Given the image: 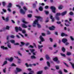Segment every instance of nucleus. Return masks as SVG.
<instances>
[{
    "mask_svg": "<svg viewBox=\"0 0 74 74\" xmlns=\"http://www.w3.org/2000/svg\"><path fill=\"white\" fill-rule=\"evenodd\" d=\"M47 64L48 66H49V67H50V66H51V65H50V63L49 62H47Z\"/></svg>",
    "mask_w": 74,
    "mask_h": 74,
    "instance_id": "obj_34",
    "label": "nucleus"
},
{
    "mask_svg": "<svg viewBox=\"0 0 74 74\" xmlns=\"http://www.w3.org/2000/svg\"><path fill=\"white\" fill-rule=\"evenodd\" d=\"M44 69H45V70H47V69H48V67H47V66H45L44 68Z\"/></svg>",
    "mask_w": 74,
    "mask_h": 74,
    "instance_id": "obj_51",
    "label": "nucleus"
},
{
    "mask_svg": "<svg viewBox=\"0 0 74 74\" xmlns=\"http://www.w3.org/2000/svg\"><path fill=\"white\" fill-rule=\"evenodd\" d=\"M22 22H23V23H25V24L27 23V22H26L24 20H22Z\"/></svg>",
    "mask_w": 74,
    "mask_h": 74,
    "instance_id": "obj_39",
    "label": "nucleus"
},
{
    "mask_svg": "<svg viewBox=\"0 0 74 74\" xmlns=\"http://www.w3.org/2000/svg\"><path fill=\"white\" fill-rule=\"evenodd\" d=\"M42 35L43 36H45V34L44 33H42Z\"/></svg>",
    "mask_w": 74,
    "mask_h": 74,
    "instance_id": "obj_60",
    "label": "nucleus"
},
{
    "mask_svg": "<svg viewBox=\"0 0 74 74\" xmlns=\"http://www.w3.org/2000/svg\"><path fill=\"white\" fill-rule=\"evenodd\" d=\"M9 21V19H8V17H7L5 19V21L6 22H8Z\"/></svg>",
    "mask_w": 74,
    "mask_h": 74,
    "instance_id": "obj_43",
    "label": "nucleus"
},
{
    "mask_svg": "<svg viewBox=\"0 0 74 74\" xmlns=\"http://www.w3.org/2000/svg\"><path fill=\"white\" fill-rule=\"evenodd\" d=\"M8 47L9 48H11V45H9L8 44Z\"/></svg>",
    "mask_w": 74,
    "mask_h": 74,
    "instance_id": "obj_62",
    "label": "nucleus"
},
{
    "mask_svg": "<svg viewBox=\"0 0 74 74\" xmlns=\"http://www.w3.org/2000/svg\"><path fill=\"white\" fill-rule=\"evenodd\" d=\"M70 39L72 41H74V38H73V37L72 36H70Z\"/></svg>",
    "mask_w": 74,
    "mask_h": 74,
    "instance_id": "obj_36",
    "label": "nucleus"
},
{
    "mask_svg": "<svg viewBox=\"0 0 74 74\" xmlns=\"http://www.w3.org/2000/svg\"><path fill=\"white\" fill-rule=\"evenodd\" d=\"M58 8L59 10H62V5H60V6L58 7Z\"/></svg>",
    "mask_w": 74,
    "mask_h": 74,
    "instance_id": "obj_37",
    "label": "nucleus"
},
{
    "mask_svg": "<svg viewBox=\"0 0 74 74\" xmlns=\"http://www.w3.org/2000/svg\"><path fill=\"white\" fill-rule=\"evenodd\" d=\"M25 65L27 67H29V66H32V64H29V65H28V64L27 63H25Z\"/></svg>",
    "mask_w": 74,
    "mask_h": 74,
    "instance_id": "obj_12",
    "label": "nucleus"
},
{
    "mask_svg": "<svg viewBox=\"0 0 74 74\" xmlns=\"http://www.w3.org/2000/svg\"><path fill=\"white\" fill-rule=\"evenodd\" d=\"M18 55H20V56H22V54L20 53V51H18Z\"/></svg>",
    "mask_w": 74,
    "mask_h": 74,
    "instance_id": "obj_29",
    "label": "nucleus"
},
{
    "mask_svg": "<svg viewBox=\"0 0 74 74\" xmlns=\"http://www.w3.org/2000/svg\"><path fill=\"white\" fill-rule=\"evenodd\" d=\"M69 14L70 15H73V13L72 12H71L69 13Z\"/></svg>",
    "mask_w": 74,
    "mask_h": 74,
    "instance_id": "obj_50",
    "label": "nucleus"
},
{
    "mask_svg": "<svg viewBox=\"0 0 74 74\" xmlns=\"http://www.w3.org/2000/svg\"><path fill=\"white\" fill-rule=\"evenodd\" d=\"M70 63H71L73 68V69H74V63L72 64L71 62H70Z\"/></svg>",
    "mask_w": 74,
    "mask_h": 74,
    "instance_id": "obj_27",
    "label": "nucleus"
},
{
    "mask_svg": "<svg viewBox=\"0 0 74 74\" xmlns=\"http://www.w3.org/2000/svg\"><path fill=\"white\" fill-rule=\"evenodd\" d=\"M5 30V28H3V30L2 29H0V32H3Z\"/></svg>",
    "mask_w": 74,
    "mask_h": 74,
    "instance_id": "obj_26",
    "label": "nucleus"
},
{
    "mask_svg": "<svg viewBox=\"0 0 74 74\" xmlns=\"http://www.w3.org/2000/svg\"><path fill=\"white\" fill-rule=\"evenodd\" d=\"M60 55L62 56H63L64 57H66V55L64 54H63L62 53H60Z\"/></svg>",
    "mask_w": 74,
    "mask_h": 74,
    "instance_id": "obj_35",
    "label": "nucleus"
},
{
    "mask_svg": "<svg viewBox=\"0 0 74 74\" xmlns=\"http://www.w3.org/2000/svg\"><path fill=\"white\" fill-rule=\"evenodd\" d=\"M33 7L34 8H36V4L35 3H33Z\"/></svg>",
    "mask_w": 74,
    "mask_h": 74,
    "instance_id": "obj_24",
    "label": "nucleus"
},
{
    "mask_svg": "<svg viewBox=\"0 0 74 74\" xmlns=\"http://www.w3.org/2000/svg\"><path fill=\"white\" fill-rule=\"evenodd\" d=\"M10 29V27H9V26H6V28H5V29H7V30H9Z\"/></svg>",
    "mask_w": 74,
    "mask_h": 74,
    "instance_id": "obj_38",
    "label": "nucleus"
},
{
    "mask_svg": "<svg viewBox=\"0 0 74 74\" xmlns=\"http://www.w3.org/2000/svg\"><path fill=\"white\" fill-rule=\"evenodd\" d=\"M22 27L23 28H26L27 27V26L25 24H22Z\"/></svg>",
    "mask_w": 74,
    "mask_h": 74,
    "instance_id": "obj_14",
    "label": "nucleus"
},
{
    "mask_svg": "<svg viewBox=\"0 0 74 74\" xmlns=\"http://www.w3.org/2000/svg\"><path fill=\"white\" fill-rule=\"evenodd\" d=\"M51 19H52V21L53 22H54V21H55V19L54 18H53Z\"/></svg>",
    "mask_w": 74,
    "mask_h": 74,
    "instance_id": "obj_64",
    "label": "nucleus"
},
{
    "mask_svg": "<svg viewBox=\"0 0 74 74\" xmlns=\"http://www.w3.org/2000/svg\"><path fill=\"white\" fill-rule=\"evenodd\" d=\"M61 15V14L60 13H57L56 14V16H60Z\"/></svg>",
    "mask_w": 74,
    "mask_h": 74,
    "instance_id": "obj_28",
    "label": "nucleus"
},
{
    "mask_svg": "<svg viewBox=\"0 0 74 74\" xmlns=\"http://www.w3.org/2000/svg\"><path fill=\"white\" fill-rule=\"evenodd\" d=\"M42 73H43L42 71H39L37 72V74H42Z\"/></svg>",
    "mask_w": 74,
    "mask_h": 74,
    "instance_id": "obj_11",
    "label": "nucleus"
},
{
    "mask_svg": "<svg viewBox=\"0 0 74 74\" xmlns=\"http://www.w3.org/2000/svg\"><path fill=\"white\" fill-rule=\"evenodd\" d=\"M49 29L50 30H55V27L54 26H52L51 27H49Z\"/></svg>",
    "mask_w": 74,
    "mask_h": 74,
    "instance_id": "obj_5",
    "label": "nucleus"
},
{
    "mask_svg": "<svg viewBox=\"0 0 74 74\" xmlns=\"http://www.w3.org/2000/svg\"><path fill=\"white\" fill-rule=\"evenodd\" d=\"M57 24H60L61 22L60 21H58L57 22Z\"/></svg>",
    "mask_w": 74,
    "mask_h": 74,
    "instance_id": "obj_57",
    "label": "nucleus"
},
{
    "mask_svg": "<svg viewBox=\"0 0 74 74\" xmlns=\"http://www.w3.org/2000/svg\"><path fill=\"white\" fill-rule=\"evenodd\" d=\"M66 55H67L68 56L71 55V53L70 52H67L66 53Z\"/></svg>",
    "mask_w": 74,
    "mask_h": 74,
    "instance_id": "obj_17",
    "label": "nucleus"
},
{
    "mask_svg": "<svg viewBox=\"0 0 74 74\" xmlns=\"http://www.w3.org/2000/svg\"><path fill=\"white\" fill-rule=\"evenodd\" d=\"M23 8L24 9V10H25V11L27 10V8H26L25 6H24Z\"/></svg>",
    "mask_w": 74,
    "mask_h": 74,
    "instance_id": "obj_46",
    "label": "nucleus"
},
{
    "mask_svg": "<svg viewBox=\"0 0 74 74\" xmlns=\"http://www.w3.org/2000/svg\"><path fill=\"white\" fill-rule=\"evenodd\" d=\"M11 66H16V65H15V64H14V63H13L12 64H11Z\"/></svg>",
    "mask_w": 74,
    "mask_h": 74,
    "instance_id": "obj_55",
    "label": "nucleus"
},
{
    "mask_svg": "<svg viewBox=\"0 0 74 74\" xmlns=\"http://www.w3.org/2000/svg\"><path fill=\"white\" fill-rule=\"evenodd\" d=\"M62 50L63 52H64L66 51V49L64 47L62 48Z\"/></svg>",
    "mask_w": 74,
    "mask_h": 74,
    "instance_id": "obj_21",
    "label": "nucleus"
},
{
    "mask_svg": "<svg viewBox=\"0 0 74 74\" xmlns=\"http://www.w3.org/2000/svg\"><path fill=\"white\" fill-rule=\"evenodd\" d=\"M45 58L47 60H48L49 59H50V58H49V55H46L45 56Z\"/></svg>",
    "mask_w": 74,
    "mask_h": 74,
    "instance_id": "obj_15",
    "label": "nucleus"
},
{
    "mask_svg": "<svg viewBox=\"0 0 74 74\" xmlns=\"http://www.w3.org/2000/svg\"><path fill=\"white\" fill-rule=\"evenodd\" d=\"M55 67L57 70H58V69H59V67L58 65H56L55 66Z\"/></svg>",
    "mask_w": 74,
    "mask_h": 74,
    "instance_id": "obj_32",
    "label": "nucleus"
},
{
    "mask_svg": "<svg viewBox=\"0 0 74 74\" xmlns=\"http://www.w3.org/2000/svg\"><path fill=\"white\" fill-rule=\"evenodd\" d=\"M39 10L40 11H42L43 10V8H42V6H40L39 8Z\"/></svg>",
    "mask_w": 74,
    "mask_h": 74,
    "instance_id": "obj_18",
    "label": "nucleus"
},
{
    "mask_svg": "<svg viewBox=\"0 0 74 74\" xmlns=\"http://www.w3.org/2000/svg\"><path fill=\"white\" fill-rule=\"evenodd\" d=\"M22 32L23 34H25L26 33V31L24 30H23L22 31Z\"/></svg>",
    "mask_w": 74,
    "mask_h": 74,
    "instance_id": "obj_49",
    "label": "nucleus"
},
{
    "mask_svg": "<svg viewBox=\"0 0 74 74\" xmlns=\"http://www.w3.org/2000/svg\"><path fill=\"white\" fill-rule=\"evenodd\" d=\"M20 13H21V14H25V12L22 9H20Z\"/></svg>",
    "mask_w": 74,
    "mask_h": 74,
    "instance_id": "obj_7",
    "label": "nucleus"
},
{
    "mask_svg": "<svg viewBox=\"0 0 74 74\" xmlns=\"http://www.w3.org/2000/svg\"><path fill=\"white\" fill-rule=\"evenodd\" d=\"M16 6L17 7H18V8H19V9L21 8V6H19V5H16Z\"/></svg>",
    "mask_w": 74,
    "mask_h": 74,
    "instance_id": "obj_45",
    "label": "nucleus"
},
{
    "mask_svg": "<svg viewBox=\"0 0 74 74\" xmlns=\"http://www.w3.org/2000/svg\"><path fill=\"white\" fill-rule=\"evenodd\" d=\"M59 73H60V74H62V72L61 71H59L58 72Z\"/></svg>",
    "mask_w": 74,
    "mask_h": 74,
    "instance_id": "obj_54",
    "label": "nucleus"
},
{
    "mask_svg": "<svg viewBox=\"0 0 74 74\" xmlns=\"http://www.w3.org/2000/svg\"><path fill=\"white\" fill-rule=\"evenodd\" d=\"M9 42H10V41L9 40H8L7 42L6 43H5V44H9Z\"/></svg>",
    "mask_w": 74,
    "mask_h": 74,
    "instance_id": "obj_56",
    "label": "nucleus"
},
{
    "mask_svg": "<svg viewBox=\"0 0 74 74\" xmlns=\"http://www.w3.org/2000/svg\"><path fill=\"white\" fill-rule=\"evenodd\" d=\"M64 33H61V36H62V37H63L64 36Z\"/></svg>",
    "mask_w": 74,
    "mask_h": 74,
    "instance_id": "obj_40",
    "label": "nucleus"
},
{
    "mask_svg": "<svg viewBox=\"0 0 74 74\" xmlns=\"http://www.w3.org/2000/svg\"><path fill=\"white\" fill-rule=\"evenodd\" d=\"M29 47L30 48H34V47H33V46L32 45H30L29 46Z\"/></svg>",
    "mask_w": 74,
    "mask_h": 74,
    "instance_id": "obj_61",
    "label": "nucleus"
},
{
    "mask_svg": "<svg viewBox=\"0 0 74 74\" xmlns=\"http://www.w3.org/2000/svg\"><path fill=\"white\" fill-rule=\"evenodd\" d=\"M10 37L11 38H15V36L13 35H11Z\"/></svg>",
    "mask_w": 74,
    "mask_h": 74,
    "instance_id": "obj_47",
    "label": "nucleus"
},
{
    "mask_svg": "<svg viewBox=\"0 0 74 74\" xmlns=\"http://www.w3.org/2000/svg\"><path fill=\"white\" fill-rule=\"evenodd\" d=\"M45 14H46V15H48V14H49V12L48 11H45Z\"/></svg>",
    "mask_w": 74,
    "mask_h": 74,
    "instance_id": "obj_44",
    "label": "nucleus"
},
{
    "mask_svg": "<svg viewBox=\"0 0 74 74\" xmlns=\"http://www.w3.org/2000/svg\"><path fill=\"white\" fill-rule=\"evenodd\" d=\"M8 60L10 62H11L12 61V60H13V58H11L10 59H9Z\"/></svg>",
    "mask_w": 74,
    "mask_h": 74,
    "instance_id": "obj_20",
    "label": "nucleus"
},
{
    "mask_svg": "<svg viewBox=\"0 0 74 74\" xmlns=\"http://www.w3.org/2000/svg\"><path fill=\"white\" fill-rule=\"evenodd\" d=\"M1 49H7L8 48L7 47H5L4 46H1Z\"/></svg>",
    "mask_w": 74,
    "mask_h": 74,
    "instance_id": "obj_13",
    "label": "nucleus"
},
{
    "mask_svg": "<svg viewBox=\"0 0 74 74\" xmlns=\"http://www.w3.org/2000/svg\"><path fill=\"white\" fill-rule=\"evenodd\" d=\"M64 64H65V66H66V67H69V65H67V64H66V63L64 62Z\"/></svg>",
    "mask_w": 74,
    "mask_h": 74,
    "instance_id": "obj_53",
    "label": "nucleus"
},
{
    "mask_svg": "<svg viewBox=\"0 0 74 74\" xmlns=\"http://www.w3.org/2000/svg\"><path fill=\"white\" fill-rule=\"evenodd\" d=\"M42 47H43V46L42 45H41V46H40V45H38V49H40V48H42Z\"/></svg>",
    "mask_w": 74,
    "mask_h": 74,
    "instance_id": "obj_33",
    "label": "nucleus"
},
{
    "mask_svg": "<svg viewBox=\"0 0 74 74\" xmlns=\"http://www.w3.org/2000/svg\"><path fill=\"white\" fill-rule=\"evenodd\" d=\"M15 29L16 32H18V30L19 31H22V28L21 27H19L18 28V27H15Z\"/></svg>",
    "mask_w": 74,
    "mask_h": 74,
    "instance_id": "obj_3",
    "label": "nucleus"
},
{
    "mask_svg": "<svg viewBox=\"0 0 74 74\" xmlns=\"http://www.w3.org/2000/svg\"><path fill=\"white\" fill-rule=\"evenodd\" d=\"M69 44V43L68 42H66L65 43L66 45H68Z\"/></svg>",
    "mask_w": 74,
    "mask_h": 74,
    "instance_id": "obj_63",
    "label": "nucleus"
},
{
    "mask_svg": "<svg viewBox=\"0 0 74 74\" xmlns=\"http://www.w3.org/2000/svg\"><path fill=\"white\" fill-rule=\"evenodd\" d=\"M16 70L17 71H18V72H21V71H22V69L18 68H16Z\"/></svg>",
    "mask_w": 74,
    "mask_h": 74,
    "instance_id": "obj_9",
    "label": "nucleus"
},
{
    "mask_svg": "<svg viewBox=\"0 0 74 74\" xmlns=\"http://www.w3.org/2000/svg\"><path fill=\"white\" fill-rule=\"evenodd\" d=\"M49 8V7L48 6L46 5L45 7V9H48Z\"/></svg>",
    "mask_w": 74,
    "mask_h": 74,
    "instance_id": "obj_52",
    "label": "nucleus"
},
{
    "mask_svg": "<svg viewBox=\"0 0 74 74\" xmlns=\"http://www.w3.org/2000/svg\"><path fill=\"white\" fill-rule=\"evenodd\" d=\"M12 3H10L8 4V5L7 6L8 8H11L12 7Z\"/></svg>",
    "mask_w": 74,
    "mask_h": 74,
    "instance_id": "obj_10",
    "label": "nucleus"
},
{
    "mask_svg": "<svg viewBox=\"0 0 74 74\" xmlns=\"http://www.w3.org/2000/svg\"><path fill=\"white\" fill-rule=\"evenodd\" d=\"M56 18L57 20V21H59V17L57 16H56Z\"/></svg>",
    "mask_w": 74,
    "mask_h": 74,
    "instance_id": "obj_30",
    "label": "nucleus"
},
{
    "mask_svg": "<svg viewBox=\"0 0 74 74\" xmlns=\"http://www.w3.org/2000/svg\"><path fill=\"white\" fill-rule=\"evenodd\" d=\"M21 43L22 45H24L25 44V43L22 42H21Z\"/></svg>",
    "mask_w": 74,
    "mask_h": 74,
    "instance_id": "obj_41",
    "label": "nucleus"
},
{
    "mask_svg": "<svg viewBox=\"0 0 74 74\" xmlns=\"http://www.w3.org/2000/svg\"><path fill=\"white\" fill-rule=\"evenodd\" d=\"M53 60L54 62H56L58 61V58H57V57H55V58L53 59Z\"/></svg>",
    "mask_w": 74,
    "mask_h": 74,
    "instance_id": "obj_16",
    "label": "nucleus"
},
{
    "mask_svg": "<svg viewBox=\"0 0 74 74\" xmlns=\"http://www.w3.org/2000/svg\"><path fill=\"white\" fill-rule=\"evenodd\" d=\"M39 38L41 41H40V42H39V44H42L41 42H43V41H45V40H44V38H43V37H42V36H40Z\"/></svg>",
    "mask_w": 74,
    "mask_h": 74,
    "instance_id": "obj_4",
    "label": "nucleus"
},
{
    "mask_svg": "<svg viewBox=\"0 0 74 74\" xmlns=\"http://www.w3.org/2000/svg\"><path fill=\"white\" fill-rule=\"evenodd\" d=\"M50 9H51L52 12L54 14L56 13V8L55 7L51 6L50 7Z\"/></svg>",
    "mask_w": 74,
    "mask_h": 74,
    "instance_id": "obj_2",
    "label": "nucleus"
},
{
    "mask_svg": "<svg viewBox=\"0 0 74 74\" xmlns=\"http://www.w3.org/2000/svg\"><path fill=\"white\" fill-rule=\"evenodd\" d=\"M67 11H65L61 13V14L62 16H64V15H65L67 14Z\"/></svg>",
    "mask_w": 74,
    "mask_h": 74,
    "instance_id": "obj_8",
    "label": "nucleus"
},
{
    "mask_svg": "<svg viewBox=\"0 0 74 74\" xmlns=\"http://www.w3.org/2000/svg\"><path fill=\"white\" fill-rule=\"evenodd\" d=\"M2 10L4 12H7V10L4 9H3Z\"/></svg>",
    "mask_w": 74,
    "mask_h": 74,
    "instance_id": "obj_42",
    "label": "nucleus"
},
{
    "mask_svg": "<svg viewBox=\"0 0 74 74\" xmlns=\"http://www.w3.org/2000/svg\"><path fill=\"white\" fill-rule=\"evenodd\" d=\"M35 17L37 18V19L35 20V21H34V24H36L38 28H41V26L40 25L38 24V19H39L40 22H42V18L40 16H35Z\"/></svg>",
    "mask_w": 74,
    "mask_h": 74,
    "instance_id": "obj_1",
    "label": "nucleus"
},
{
    "mask_svg": "<svg viewBox=\"0 0 74 74\" xmlns=\"http://www.w3.org/2000/svg\"><path fill=\"white\" fill-rule=\"evenodd\" d=\"M7 64V61H5L3 62V64L2 66H4V65H5V64Z\"/></svg>",
    "mask_w": 74,
    "mask_h": 74,
    "instance_id": "obj_19",
    "label": "nucleus"
},
{
    "mask_svg": "<svg viewBox=\"0 0 74 74\" xmlns=\"http://www.w3.org/2000/svg\"><path fill=\"white\" fill-rule=\"evenodd\" d=\"M27 16L28 18H31L32 16V15L31 14H28Z\"/></svg>",
    "mask_w": 74,
    "mask_h": 74,
    "instance_id": "obj_31",
    "label": "nucleus"
},
{
    "mask_svg": "<svg viewBox=\"0 0 74 74\" xmlns=\"http://www.w3.org/2000/svg\"><path fill=\"white\" fill-rule=\"evenodd\" d=\"M33 45L34 46L35 48H37V47H36V44L35 43H33Z\"/></svg>",
    "mask_w": 74,
    "mask_h": 74,
    "instance_id": "obj_59",
    "label": "nucleus"
},
{
    "mask_svg": "<svg viewBox=\"0 0 74 74\" xmlns=\"http://www.w3.org/2000/svg\"><path fill=\"white\" fill-rule=\"evenodd\" d=\"M14 44L15 45H19V43H14Z\"/></svg>",
    "mask_w": 74,
    "mask_h": 74,
    "instance_id": "obj_58",
    "label": "nucleus"
},
{
    "mask_svg": "<svg viewBox=\"0 0 74 74\" xmlns=\"http://www.w3.org/2000/svg\"><path fill=\"white\" fill-rule=\"evenodd\" d=\"M62 42H63L64 44L65 42H66L67 41V39L66 38H63L62 39Z\"/></svg>",
    "mask_w": 74,
    "mask_h": 74,
    "instance_id": "obj_6",
    "label": "nucleus"
},
{
    "mask_svg": "<svg viewBox=\"0 0 74 74\" xmlns=\"http://www.w3.org/2000/svg\"><path fill=\"white\" fill-rule=\"evenodd\" d=\"M10 41L12 43L14 44L15 43V41L14 40H10Z\"/></svg>",
    "mask_w": 74,
    "mask_h": 74,
    "instance_id": "obj_22",
    "label": "nucleus"
},
{
    "mask_svg": "<svg viewBox=\"0 0 74 74\" xmlns=\"http://www.w3.org/2000/svg\"><path fill=\"white\" fill-rule=\"evenodd\" d=\"M2 4L3 7H4L5 6V5L6 4V3L5 2H2Z\"/></svg>",
    "mask_w": 74,
    "mask_h": 74,
    "instance_id": "obj_25",
    "label": "nucleus"
},
{
    "mask_svg": "<svg viewBox=\"0 0 74 74\" xmlns=\"http://www.w3.org/2000/svg\"><path fill=\"white\" fill-rule=\"evenodd\" d=\"M8 11L9 12H11V9L10 8H8Z\"/></svg>",
    "mask_w": 74,
    "mask_h": 74,
    "instance_id": "obj_48",
    "label": "nucleus"
},
{
    "mask_svg": "<svg viewBox=\"0 0 74 74\" xmlns=\"http://www.w3.org/2000/svg\"><path fill=\"white\" fill-rule=\"evenodd\" d=\"M31 58L32 59H33L36 58V57H35V56H32L31 57Z\"/></svg>",
    "mask_w": 74,
    "mask_h": 74,
    "instance_id": "obj_23",
    "label": "nucleus"
}]
</instances>
